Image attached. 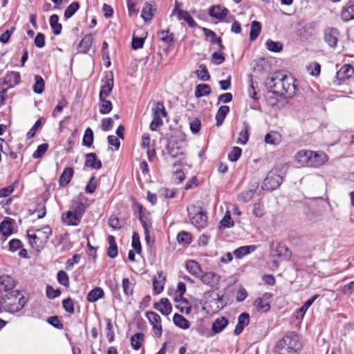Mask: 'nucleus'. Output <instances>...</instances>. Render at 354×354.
Here are the masks:
<instances>
[{"mask_svg":"<svg viewBox=\"0 0 354 354\" xmlns=\"http://www.w3.org/2000/svg\"><path fill=\"white\" fill-rule=\"evenodd\" d=\"M311 154L312 151L310 150H301L297 153L295 156V159L301 166L310 167V156H311Z\"/></svg>","mask_w":354,"mask_h":354,"instance_id":"16","label":"nucleus"},{"mask_svg":"<svg viewBox=\"0 0 354 354\" xmlns=\"http://www.w3.org/2000/svg\"><path fill=\"white\" fill-rule=\"evenodd\" d=\"M241 153L242 150L241 148L234 147L228 154V159L232 162H236L240 158Z\"/></svg>","mask_w":354,"mask_h":354,"instance_id":"51","label":"nucleus"},{"mask_svg":"<svg viewBox=\"0 0 354 354\" xmlns=\"http://www.w3.org/2000/svg\"><path fill=\"white\" fill-rule=\"evenodd\" d=\"M250 322V317L247 313H242L239 315L238 323L234 329V334L239 335L243 330L244 327L248 325Z\"/></svg>","mask_w":354,"mask_h":354,"instance_id":"23","label":"nucleus"},{"mask_svg":"<svg viewBox=\"0 0 354 354\" xmlns=\"http://www.w3.org/2000/svg\"><path fill=\"white\" fill-rule=\"evenodd\" d=\"M49 23L53 32L55 35H59L62 32V26L59 23V17L57 15H53L49 19Z\"/></svg>","mask_w":354,"mask_h":354,"instance_id":"33","label":"nucleus"},{"mask_svg":"<svg viewBox=\"0 0 354 354\" xmlns=\"http://www.w3.org/2000/svg\"><path fill=\"white\" fill-rule=\"evenodd\" d=\"M354 290V281H351L342 287V291L344 295H351Z\"/></svg>","mask_w":354,"mask_h":354,"instance_id":"64","label":"nucleus"},{"mask_svg":"<svg viewBox=\"0 0 354 354\" xmlns=\"http://www.w3.org/2000/svg\"><path fill=\"white\" fill-rule=\"evenodd\" d=\"M104 290L101 288H95L88 293L87 300L89 302H95L98 299L104 297Z\"/></svg>","mask_w":354,"mask_h":354,"instance_id":"29","label":"nucleus"},{"mask_svg":"<svg viewBox=\"0 0 354 354\" xmlns=\"http://www.w3.org/2000/svg\"><path fill=\"white\" fill-rule=\"evenodd\" d=\"M63 307L65 310L69 313L74 312V304L73 301L71 298L66 299L62 302Z\"/></svg>","mask_w":354,"mask_h":354,"instance_id":"60","label":"nucleus"},{"mask_svg":"<svg viewBox=\"0 0 354 354\" xmlns=\"http://www.w3.org/2000/svg\"><path fill=\"white\" fill-rule=\"evenodd\" d=\"M249 138V134L248 128L245 127V129L243 131H241L239 133V138L237 139L236 142L240 145H245L248 140Z\"/></svg>","mask_w":354,"mask_h":354,"instance_id":"59","label":"nucleus"},{"mask_svg":"<svg viewBox=\"0 0 354 354\" xmlns=\"http://www.w3.org/2000/svg\"><path fill=\"white\" fill-rule=\"evenodd\" d=\"M48 147V144L44 143L37 147V149L32 154L33 158H39L41 157L47 151Z\"/></svg>","mask_w":354,"mask_h":354,"instance_id":"55","label":"nucleus"},{"mask_svg":"<svg viewBox=\"0 0 354 354\" xmlns=\"http://www.w3.org/2000/svg\"><path fill=\"white\" fill-rule=\"evenodd\" d=\"M85 210L86 206L82 202L74 201L71 209L62 214V221L67 225L77 226Z\"/></svg>","mask_w":354,"mask_h":354,"instance_id":"3","label":"nucleus"},{"mask_svg":"<svg viewBox=\"0 0 354 354\" xmlns=\"http://www.w3.org/2000/svg\"><path fill=\"white\" fill-rule=\"evenodd\" d=\"M113 88L112 80H107L102 85L100 92V99H106L111 93Z\"/></svg>","mask_w":354,"mask_h":354,"instance_id":"40","label":"nucleus"},{"mask_svg":"<svg viewBox=\"0 0 354 354\" xmlns=\"http://www.w3.org/2000/svg\"><path fill=\"white\" fill-rule=\"evenodd\" d=\"M177 240L179 243L189 244L191 242V234L187 232L182 231L178 233Z\"/></svg>","mask_w":354,"mask_h":354,"instance_id":"52","label":"nucleus"},{"mask_svg":"<svg viewBox=\"0 0 354 354\" xmlns=\"http://www.w3.org/2000/svg\"><path fill=\"white\" fill-rule=\"evenodd\" d=\"M234 226V221L232 220L230 212H226L223 218L220 221V227L229 228Z\"/></svg>","mask_w":354,"mask_h":354,"instance_id":"49","label":"nucleus"},{"mask_svg":"<svg viewBox=\"0 0 354 354\" xmlns=\"http://www.w3.org/2000/svg\"><path fill=\"white\" fill-rule=\"evenodd\" d=\"M187 209L191 223L196 227L201 229L206 226L207 218L202 207L191 205Z\"/></svg>","mask_w":354,"mask_h":354,"instance_id":"6","label":"nucleus"},{"mask_svg":"<svg viewBox=\"0 0 354 354\" xmlns=\"http://www.w3.org/2000/svg\"><path fill=\"white\" fill-rule=\"evenodd\" d=\"M113 125V120L111 118H104L102 120V129L104 131H109Z\"/></svg>","mask_w":354,"mask_h":354,"instance_id":"61","label":"nucleus"},{"mask_svg":"<svg viewBox=\"0 0 354 354\" xmlns=\"http://www.w3.org/2000/svg\"><path fill=\"white\" fill-rule=\"evenodd\" d=\"M281 141V136L276 131H271L265 136V142L268 144L277 145Z\"/></svg>","mask_w":354,"mask_h":354,"instance_id":"41","label":"nucleus"},{"mask_svg":"<svg viewBox=\"0 0 354 354\" xmlns=\"http://www.w3.org/2000/svg\"><path fill=\"white\" fill-rule=\"evenodd\" d=\"M228 321L227 319L223 317H219L214 322L212 329L214 333H218L226 327Z\"/></svg>","mask_w":354,"mask_h":354,"instance_id":"31","label":"nucleus"},{"mask_svg":"<svg viewBox=\"0 0 354 354\" xmlns=\"http://www.w3.org/2000/svg\"><path fill=\"white\" fill-rule=\"evenodd\" d=\"M151 112L152 121L149 127L151 131H156L158 127L162 126V118L167 116V111L163 104L160 102H157L154 103Z\"/></svg>","mask_w":354,"mask_h":354,"instance_id":"7","label":"nucleus"},{"mask_svg":"<svg viewBox=\"0 0 354 354\" xmlns=\"http://www.w3.org/2000/svg\"><path fill=\"white\" fill-rule=\"evenodd\" d=\"M153 307L163 315H169L172 311V306L167 298H162L159 302L155 303Z\"/></svg>","mask_w":354,"mask_h":354,"instance_id":"14","label":"nucleus"},{"mask_svg":"<svg viewBox=\"0 0 354 354\" xmlns=\"http://www.w3.org/2000/svg\"><path fill=\"white\" fill-rule=\"evenodd\" d=\"M15 286L14 279L9 275H2L0 277V291L8 292L12 290Z\"/></svg>","mask_w":354,"mask_h":354,"instance_id":"18","label":"nucleus"},{"mask_svg":"<svg viewBox=\"0 0 354 354\" xmlns=\"http://www.w3.org/2000/svg\"><path fill=\"white\" fill-rule=\"evenodd\" d=\"M73 175V169L71 167L64 169L60 176L59 183L61 186H66L71 181Z\"/></svg>","mask_w":354,"mask_h":354,"instance_id":"28","label":"nucleus"},{"mask_svg":"<svg viewBox=\"0 0 354 354\" xmlns=\"http://www.w3.org/2000/svg\"><path fill=\"white\" fill-rule=\"evenodd\" d=\"M254 306L258 311L261 313L268 312L270 308L269 302L263 298H258L256 299L254 301Z\"/></svg>","mask_w":354,"mask_h":354,"instance_id":"39","label":"nucleus"},{"mask_svg":"<svg viewBox=\"0 0 354 354\" xmlns=\"http://www.w3.org/2000/svg\"><path fill=\"white\" fill-rule=\"evenodd\" d=\"M20 74L18 72H8L3 78L2 83L8 88H12L20 82Z\"/></svg>","mask_w":354,"mask_h":354,"instance_id":"13","label":"nucleus"},{"mask_svg":"<svg viewBox=\"0 0 354 354\" xmlns=\"http://www.w3.org/2000/svg\"><path fill=\"white\" fill-rule=\"evenodd\" d=\"M301 348L299 336L290 332L277 342L274 351L277 354H298Z\"/></svg>","mask_w":354,"mask_h":354,"instance_id":"1","label":"nucleus"},{"mask_svg":"<svg viewBox=\"0 0 354 354\" xmlns=\"http://www.w3.org/2000/svg\"><path fill=\"white\" fill-rule=\"evenodd\" d=\"M274 88L276 92L286 97H292L296 93V86L293 77L283 76L280 79L274 80Z\"/></svg>","mask_w":354,"mask_h":354,"instance_id":"5","label":"nucleus"},{"mask_svg":"<svg viewBox=\"0 0 354 354\" xmlns=\"http://www.w3.org/2000/svg\"><path fill=\"white\" fill-rule=\"evenodd\" d=\"M57 280L60 284L64 286L65 287H68L69 286L68 276L64 271H59L57 273Z\"/></svg>","mask_w":354,"mask_h":354,"instance_id":"57","label":"nucleus"},{"mask_svg":"<svg viewBox=\"0 0 354 354\" xmlns=\"http://www.w3.org/2000/svg\"><path fill=\"white\" fill-rule=\"evenodd\" d=\"M52 234L50 226L45 225L38 229H30L27 232L29 243L37 251L41 250Z\"/></svg>","mask_w":354,"mask_h":354,"instance_id":"2","label":"nucleus"},{"mask_svg":"<svg viewBox=\"0 0 354 354\" xmlns=\"http://www.w3.org/2000/svg\"><path fill=\"white\" fill-rule=\"evenodd\" d=\"M83 144L85 146L91 147L93 142V133L90 128H87L83 137Z\"/></svg>","mask_w":354,"mask_h":354,"instance_id":"50","label":"nucleus"},{"mask_svg":"<svg viewBox=\"0 0 354 354\" xmlns=\"http://www.w3.org/2000/svg\"><path fill=\"white\" fill-rule=\"evenodd\" d=\"M320 65L316 62L311 63L307 66V71H308L309 74L313 76L319 75L320 73Z\"/></svg>","mask_w":354,"mask_h":354,"instance_id":"54","label":"nucleus"},{"mask_svg":"<svg viewBox=\"0 0 354 354\" xmlns=\"http://www.w3.org/2000/svg\"><path fill=\"white\" fill-rule=\"evenodd\" d=\"M79 8H80L79 3L73 2L65 10L64 17L66 19L71 18L77 12V10Z\"/></svg>","mask_w":354,"mask_h":354,"instance_id":"47","label":"nucleus"},{"mask_svg":"<svg viewBox=\"0 0 354 354\" xmlns=\"http://www.w3.org/2000/svg\"><path fill=\"white\" fill-rule=\"evenodd\" d=\"M155 11L156 9L150 3H146L142 9L141 17L145 21H150L154 16Z\"/></svg>","mask_w":354,"mask_h":354,"instance_id":"35","label":"nucleus"},{"mask_svg":"<svg viewBox=\"0 0 354 354\" xmlns=\"http://www.w3.org/2000/svg\"><path fill=\"white\" fill-rule=\"evenodd\" d=\"M339 32L337 28H328L324 30V39L328 45L332 48L337 46Z\"/></svg>","mask_w":354,"mask_h":354,"instance_id":"11","label":"nucleus"},{"mask_svg":"<svg viewBox=\"0 0 354 354\" xmlns=\"http://www.w3.org/2000/svg\"><path fill=\"white\" fill-rule=\"evenodd\" d=\"M106 337L110 342H113L114 339V332L113 328V324L111 319H106Z\"/></svg>","mask_w":354,"mask_h":354,"instance_id":"53","label":"nucleus"},{"mask_svg":"<svg viewBox=\"0 0 354 354\" xmlns=\"http://www.w3.org/2000/svg\"><path fill=\"white\" fill-rule=\"evenodd\" d=\"M25 297L19 290H13L5 296L3 308L10 313L19 312L26 305Z\"/></svg>","mask_w":354,"mask_h":354,"instance_id":"4","label":"nucleus"},{"mask_svg":"<svg viewBox=\"0 0 354 354\" xmlns=\"http://www.w3.org/2000/svg\"><path fill=\"white\" fill-rule=\"evenodd\" d=\"M93 42V37L91 35H85L81 40L79 46L78 50L82 53H86L90 49Z\"/></svg>","mask_w":354,"mask_h":354,"instance_id":"26","label":"nucleus"},{"mask_svg":"<svg viewBox=\"0 0 354 354\" xmlns=\"http://www.w3.org/2000/svg\"><path fill=\"white\" fill-rule=\"evenodd\" d=\"M173 14L176 15L179 19H184L190 27L194 28L196 26V24L195 21L187 11L175 8Z\"/></svg>","mask_w":354,"mask_h":354,"instance_id":"24","label":"nucleus"},{"mask_svg":"<svg viewBox=\"0 0 354 354\" xmlns=\"http://www.w3.org/2000/svg\"><path fill=\"white\" fill-rule=\"evenodd\" d=\"M282 180L283 178L275 170H271L263 182L262 189L268 191L275 189Z\"/></svg>","mask_w":354,"mask_h":354,"instance_id":"8","label":"nucleus"},{"mask_svg":"<svg viewBox=\"0 0 354 354\" xmlns=\"http://www.w3.org/2000/svg\"><path fill=\"white\" fill-rule=\"evenodd\" d=\"M122 288L124 292L127 295H131L133 292V290L131 287V283L128 278H124L122 279Z\"/></svg>","mask_w":354,"mask_h":354,"instance_id":"62","label":"nucleus"},{"mask_svg":"<svg viewBox=\"0 0 354 354\" xmlns=\"http://www.w3.org/2000/svg\"><path fill=\"white\" fill-rule=\"evenodd\" d=\"M185 267L187 270L192 275L199 277L203 272L200 264L194 260H188L186 261Z\"/></svg>","mask_w":354,"mask_h":354,"instance_id":"21","label":"nucleus"},{"mask_svg":"<svg viewBox=\"0 0 354 354\" xmlns=\"http://www.w3.org/2000/svg\"><path fill=\"white\" fill-rule=\"evenodd\" d=\"M174 324L178 328L186 330L190 326L189 322L181 315L176 313L173 317Z\"/></svg>","mask_w":354,"mask_h":354,"instance_id":"27","label":"nucleus"},{"mask_svg":"<svg viewBox=\"0 0 354 354\" xmlns=\"http://www.w3.org/2000/svg\"><path fill=\"white\" fill-rule=\"evenodd\" d=\"M337 77L339 80L354 78V67L348 64L343 66L337 73Z\"/></svg>","mask_w":354,"mask_h":354,"instance_id":"19","label":"nucleus"},{"mask_svg":"<svg viewBox=\"0 0 354 354\" xmlns=\"http://www.w3.org/2000/svg\"><path fill=\"white\" fill-rule=\"evenodd\" d=\"M12 230L13 227L12 219L8 218L0 223V233L5 238L10 236L12 234Z\"/></svg>","mask_w":354,"mask_h":354,"instance_id":"22","label":"nucleus"},{"mask_svg":"<svg viewBox=\"0 0 354 354\" xmlns=\"http://www.w3.org/2000/svg\"><path fill=\"white\" fill-rule=\"evenodd\" d=\"M261 30V25L259 21H253L251 24V29L250 32V39L255 40Z\"/></svg>","mask_w":354,"mask_h":354,"instance_id":"37","label":"nucleus"},{"mask_svg":"<svg viewBox=\"0 0 354 354\" xmlns=\"http://www.w3.org/2000/svg\"><path fill=\"white\" fill-rule=\"evenodd\" d=\"M201 126V121L198 118H194L189 122V128L194 134H196L200 131Z\"/></svg>","mask_w":354,"mask_h":354,"instance_id":"58","label":"nucleus"},{"mask_svg":"<svg viewBox=\"0 0 354 354\" xmlns=\"http://www.w3.org/2000/svg\"><path fill=\"white\" fill-rule=\"evenodd\" d=\"M341 16L342 19L345 21L354 19V5L344 8Z\"/></svg>","mask_w":354,"mask_h":354,"instance_id":"45","label":"nucleus"},{"mask_svg":"<svg viewBox=\"0 0 354 354\" xmlns=\"http://www.w3.org/2000/svg\"><path fill=\"white\" fill-rule=\"evenodd\" d=\"M35 44L38 48H43L45 46V36L42 33H38L35 38Z\"/></svg>","mask_w":354,"mask_h":354,"instance_id":"63","label":"nucleus"},{"mask_svg":"<svg viewBox=\"0 0 354 354\" xmlns=\"http://www.w3.org/2000/svg\"><path fill=\"white\" fill-rule=\"evenodd\" d=\"M132 247L137 253L141 252V244L140 241L139 234L137 232H134L132 236Z\"/></svg>","mask_w":354,"mask_h":354,"instance_id":"56","label":"nucleus"},{"mask_svg":"<svg viewBox=\"0 0 354 354\" xmlns=\"http://www.w3.org/2000/svg\"><path fill=\"white\" fill-rule=\"evenodd\" d=\"M266 48L272 53H280L283 50V44L280 41H275L270 39L266 40L265 43Z\"/></svg>","mask_w":354,"mask_h":354,"instance_id":"30","label":"nucleus"},{"mask_svg":"<svg viewBox=\"0 0 354 354\" xmlns=\"http://www.w3.org/2000/svg\"><path fill=\"white\" fill-rule=\"evenodd\" d=\"M257 249V246L254 245L241 246L234 251V254L236 258L241 259L244 256L249 254Z\"/></svg>","mask_w":354,"mask_h":354,"instance_id":"25","label":"nucleus"},{"mask_svg":"<svg viewBox=\"0 0 354 354\" xmlns=\"http://www.w3.org/2000/svg\"><path fill=\"white\" fill-rule=\"evenodd\" d=\"M45 83L44 79L39 76L36 75L35 77V84L33 85V91L36 93L41 94L44 90Z\"/></svg>","mask_w":354,"mask_h":354,"instance_id":"43","label":"nucleus"},{"mask_svg":"<svg viewBox=\"0 0 354 354\" xmlns=\"http://www.w3.org/2000/svg\"><path fill=\"white\" fill-rule=\"evenodd\" d=\"M168 152L169 154L174 158L184 156V149L181 147L176 146L171 142L168 145Z\"/></svg>","mask_w":354,"mask_h":354,"instance_id":"36","label":"nucleus"},{"mask_svg":"<svg viewBox=\"0 0 354 354\" xmlns=\"http://www.w3.org/2000/svg\"><path fill=\"white\" fill-rule=\"evenodd\" d=\"M144 340V335L140 333H138L135 335H133L131 338V346L135 350H138L141 344Z\"/></svg>","mask_w":354,"mask_h":354,"instance_id":"44","label":"nucleus"},{"mask_svg":"<svg viewBox=\"0 0 354 354\" xmlns=\"http://www.w3.org/2000/svg\"><path fill=\"white\" fill-rule=\"evenodd\" d=\"M196 73L198 78L202 81H207L210 77L208 71L204 65H200Z\"/></svg>","mask_w":354,"mask_h":354,"instance_id":"48","label":"nucleus"},{"mask_svg":"<svg viewBox=\"0 0 354 354\" xmlns=\"http://www.w3.org/2000/svg\"><path fill=\"white\" fill-rule=\"evenodd\" d=\"M100 112L102 114H106L112 109V103L106 99H100Z\"/></svg>","mask_w":354,"mask_h":354,"instance_id":"46","label":"nucleus"},{"mask_svg":"<svg viewBox=\"0 0 354 354\" xmlns=\"http://www.w3.org/2000/svg\"><path fill=\"white\" fill-rule=\"evenodd\" d=\"M203 30L204 32L205 38L207 40H209L212 43H216L218 44L221 49L223 48L222 41L221 38H217L216 37V34L214 32L212 31L211 30H209L206 28H203Z\"/></svg>","mask_w":354,"mask_h":354,"instance_id":"34","label":"nucleus"},{"mask_svg":"<svg viewBox=\"0 0 354 354\" xmlns=\"http://www.w3.org/2000/svg\"><path fill=\"white\" fill-rule=\"evenodd\" d=\"M230 111V108L227 106H222L218 109V111L216 115V125L221 126L226 117L227 114Z\"/></svg>","mask_w":354,"mask_h":354,"instance_id":"38","label":"nucleus"},{"mask_svg":"<svg viewBox=\"0 0 354 354\" xmlns=\"http://www.w3.org/2000/svg\"><path fill=\"white\" fill-rule=\"evenodd\" d=\"M85 166L98 170L102 167V162L94 153H88L86 155Z\"/></svg>","mask_w":354,"mask_h":354,"instance_id":"17","label":"nucleus"},{"mask_svg":"<svg viewBox=\"0 0 354 354\" xmlns=\"http://www.w3.org/2000/svg\"><path fill=\"white\" fill-rule=\"evenodd\" d=\"M108 242L109 247L107 250V254L110 258H115L118 256V246L114 236L109 235L108 236Z\"/></svg>","mask_w":354,"mask_h":354,"instance_id":"32","label":"nucleus"},{"mask_svg":"<svg viewBox=\"0 0 354 354\" xmlns=\"http://www.w3.org/2000/svg\"><path fill=\"white\" fill-rule=\"evenodd\" d=\"M228 13V10L221 6H212L209 10V15L214 18L221 20Z\"/></svg>","mask_w":354,"mask_h":354,"instance_id":"20","label":"nucleus"},{"mask_svg":"<svg viewBox=\"0 0 354 354\" xmlns=\"http://www.w3.org/2000/svg\"><path fill=\"white\" fill-rule=\"evenodd\" d=\"M165 276L163 275L162 272H158L154 277L153 281V292L158 295L162 292L165 283Z\"/></svg>","mask_w":354,"mask_h":354,"instance_id":"15","label":"nucleus"},{"mask_svg":"<svg viewBox=\"0 0 354 354\" xmlns=\"http://www.w3.org/2000/svg\"><path fill=\"white\" fill-rule=\"evenodd\" d=\"M310 157V167H319L328 160V156L323 151H312V154Z\"/></svg>","mask_w":354,"mask_h":354,"instance_id":"12","label":"nucleus"},{"mask_svg":"<svg viewBox=\"0 0 354 354\" xmlns=\"http://www.w3.org/2000/svg\"><path fill=\"white\" fill-rule=\"evenodd\" d=\"M201 281L205 286L212 289H218L221 276L214 272H202L198 277Z\"/></svg>","mask_w":354,"mask_h":354,"instance_id":"9","label":"nucleus"},{"mask_svg":"<svg viewBox=\"0 0 354 354\" xmlns=\"http://www.w3.org/2000/svg\"><path fill=\"white\" fill-rule=\"evenodd\" d=\"M146 317L152 326L153 331L156 336L160 337L162 335V327L161 318L158 314L153 311L146 313Z\"/></svg>","mask_w":354,"mask_h":354,"instance_id":"10","label":"nucleus"},{"mask_svg":"<svg viewBox=\"0 0 354 354\" xmlns=\"http://www.w3.org/2000/svg\"><path fill=\"white\" fill-rule=\"evenodd\" d=\"M210 92L211 88L207 84H201L196 86L195 91V96L198 98L209 95Z\"/></svg>","mask_w":354,"mask_h":354,"instance_id":"42","label":"nucleus"}]
</instances>
